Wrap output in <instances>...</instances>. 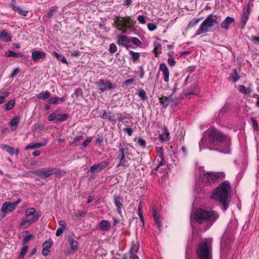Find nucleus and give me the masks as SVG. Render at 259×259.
Listing matches in <instances>:
<instances>
[{"mask_svg": "<svg viewBox=\"0 0 259 259\" xmlns=\"http://www.w3.org/2000/svg\"><path fill=\"white\" fill-rule=\"evenodd\" d=\"M238 89L240 92L246 95L249 94L252 92V90L251 89H250L249 88H246L243 85H239L238 87Z\"/></svg>", "mask_w": 259, "mask_h": 259, "instance_id": "30", "label": "nucleus"}, {"mask_svg": "<svg viewBox=\"0 0 259 259\" xmlns=\"http://www.w3.org/2000/svg\"><path fill=\"white\" fill-rule=\"evenodd\" d=\"M100 226L103 231H108L111 228V225L109 222L106 220H102L100 222Z\"/></svg>", "mask_w": 259, "mask_h": 259, "instance_id": "26", "label": "nucleus"}, {"mask_svg": "<svg viewBox=\"0 0 259 259\" xmlns=\"http://www.w3.org/2000/svg\"><path fill=\"white\" fill-rule=\"evenodd\" d=\"M160 102L163 107H167L171 102L173 101L172 95H170L168 97L162 96L159 98Z\"/></svg>", "mask_w": 259, "mask_h": 259, "instance_id": "20", "label": "nucleus"}, {"mask_svg": "<svg viewBox=\"0 0 259 259\" xmlns=\"http://www.w3.org/2000/svg\"><path fill=\"white\" fill-rule=\"evenodd\" d=\"M208 141L214 145H222V152L224 153L230 152V139L214 127H210L207 131Z\"/></svg>", "mask_w": 259, "mask_h": 259, "instance_id": "2", "label": "nucleus"}, {"mask_svg": "<svg viewBox=\"0 0 259 259\" xmlns=\"http://www.w3.org/2000/svg\"><path fill=\"white\" fill-rule=\"evenodd\" d=\"M159 70L162 71L163 73L164 80L165 82H168L169 81V72L165 63H162L160 64Z\"/></svg>", "mask_w": 259, "mask_h": 259, "instance_id": "15", "label": "nucleus"}, {"mask_svg": "<svg viewBox=\"0 0 259 259\" xmlns=\"http://www.w3.org/2000/svg\"><path fill=\"white\" fill-rule=\"evenodd\" d=\"M239 78L240 76L239 74L237 73L236 69H234L230 74V76L229 77V79L233 82H236L238 81L239 79Z\"/></svg>", "mask_w": 259, "mask_h": 259, "instance_id": "28", "label": "nucleus"}, {"mask_svg": "<svg viewBox=\"0 0 259 259\" xmlns=\"http://www.w3.org/2000/svg\"><path fill=\"white\" fill-rule=\"evenodd\" d=\"M109 165V162L103 161L99 163L94 164L90 168V171L92 173L100 172Z\"/></svg>", "mask_w": 259, "mask_h": 259, "instance_id": "12", "label": "nucleus"}, {"mask_svg": "<svg viewBox=\"0 0 259 259\" xmlns=\"http://www.w3.org/2000/svg\"><path fill=\"white\" fill-rule=\"evenodd\" d=\"M250 8L249 6H247V10L246 11L244 10L243 13L241 15L240 22L241 25V28H244L245 26V25L248 20L249 16L250 14Z\"/></svg>", "mask_w": 259, "mask_h": 259, "instance_id": "13", "label": "nucleus"}, {"mask_svg": "<svg viewBox=\"0 0 259 259\" xmlns=\"http://www.w3.org/2000/svg\"><path fill=\"white\" fill-rule=\"evenodd\" d=\"M119 154L118 158L119 159V162L117 164V167H119L120 166L125 167V154L128 151V148L127 146L123 147L121 146V144H120L119 146Z\"/></svg>", "mask_w": 259, "mask_h": 259, "instance_id": "10", "label": "nucleus"}, {"mask_svg": "<svg viewBox=\"0 0 259 259\" xmlns=\"http://www.w3.org/2000/svg\"><path fill=\"white\" fill-rule=\"evenodd\" d=\"M53 245V241L51 239L46 240L42 245V253L43 255L46 256L48 255L51 250L50 248Z\"/></svg>", "mask_w": 259, "mask_h": 259, "instance_id": "14", "label": "nucleus"}, {"mask_svg": "<svg viewBox=\"0 0 259 259\" xmlns=\"http://www.w3.org/2000/svg\"><path fill=\"white\" fill-rule=\"evenodd\" d=\"M57 115L55 113H52L48 116V120L49 121H53L57 118Z\"/></svg>", "mask_w": 259, "mask_h": 259, "instance_id": "59", "label": "nucleus"}, {"mask_svg": "<svg viewBox=\"0 0 259 259\" xmlns=\"http://www.w3.org/2000/svg\"><path fill=\"white\" fill-rule=\"evenodd\" d=\"M114 201L116 206L117 207V210L119 213H121V207L122 206L123 199L119 196H114Z\"/></svg>", "mask_w": 259, "mask_h": 259, "instance_id": "19", "label": "nucleus"}, {"mask_svg": "<svg viewBox=\"0 0 259 259\" xmlns=\"http://www.w3.org/2000/svg\"><path fill=\"white\" fill-rule=\"evenodd\" d=\"M219 218L218 212L205 208L197 209L193 214L194 220L207 228H210Z\"/></svg>", "mask_w": 259, "mask_h": 259, "instance_id": "1", "label": "nucleus"}, {"mask_svg": "<svg viewBox=\"0 0 259 259\" xmlns=\"http://www.w3.org/2000/svg\"><path fill=\"white\" fill-rule=\"evenodd\" d=\"M138 95L143 100H146L147 99L146 92L143 90H141L139 91Z\"/></svg>", "mask_w": 259, "mask_h": 259, "instance_id": "44", "label": "nucleus"}, {"mask_svg": "<svg viewBox=\"0 0 259 259\" xmlns=\"http://www.w3.org/2000/svg\"><path fill=\"white\" fill-rule=\"evenodd\" d=\"M13 10L15 11H16L17 12H18L20 14L24 16H26L27 14V11H23L22 10V9H21L20 8H19V7L18 6H16L14 5H11Z\"/></svg>", "mask_w": 259, "mask_h": 259, "instance_id": "34", "label": "nucleus"}, {"mask_svg": "<svg viewBox=\"0 0 259 259\" xmlns=\"http://www.w3.org/2000/svg\"><path fill=\"white\" fill-rule=\"evenodd\" d=\"M135 23L131 17H122L118 16L116 17L114 20L115 26L119 30H121L122 28H131L134 25Z\"/></svg>", "mask_w": 259, "mask_h": 259, "instance_id": "7", "label": "nucleus"}, {"mask_svg": "<svg viewBox=\"0 0 259 259\" xmlns=\"http://www.w3.org/2000/svg\"><path fill=\"white\" fill-rule=\"evenodd\" d=\"M152 211L155 223L158 228L160 229L162 227V224L160 220V215L154 207L152 208Z\"/></svg>", "mask_w": 259, "mask_h": 259, "instance_id": "17", "label": "nucleus"}, {"mask_svg": "<svg viewBox=\"0 0 259 259\" xmlns=\"http://www.w3.org/2000/svg\"><path fill=\"white\" fill-rule=\"evenodd\" d=\"M46 57V54L44 52L34 51L32 53L31 58L33 61H37L38 59H44Z\"/></svg>", "mask_w": 259, "mask_h": 259, "instance_id": "18", "label": "nucleus"}, {"mask_svg": "<svg viewBox=\"0 0 259 259\" xmlns=\"http://www.w3.org/2000/svg\"><path fill=\"white\" fill-rule=\"evenodd\" d=\"M20 201V199H19L14 202H6L3 203L1 208V210L3 213V218L5 217L7 212H11L13 211Z\"/></svg>", "mask_w": 259, "mask_h": 259, "instance_id": "9", "label": "nucleus"}, {"mask_svg": "<svg viewBox=\"0 0 259 259\" xmlns=\"http://www.w3.org/2000/svg\"><path fill=\"white\" fill-rule=\"evenodd\" d=\"M35 208H29L28 209H27L25 211V216L26 217H28L30 215H34V214H35Z\"/></svg>", "mask_w": 259, "mask_h": 259, "instance_id": "41", "label": "nucleus"}, {"mask_svg": "<svg viewBox=\"0 0 259 259\" xmlns=\"http://www.w3.org/2000/svg\"><path fill=\"white\" fill-rule=\"evenodd\" d=\"M156 25L154 23H150L148 24V29L149 31H154L156 29Z\"/></svg>", "mask_w": 259, "mask_h": 259, "instance_id": "56", "label": "nucleus"}, {"mask_svg": "<svg viewBox=\"0 0 259 259\" xmlns=\"http://www.w3.org/2000/svg\"><path fill=\"white\" fill-rule=\"evenodd\" d=\"M161 46L159 44H157L154 48V52L156 54V56L159 54L161 53Z\"/></svg>", "mask_w": 259, "mask_h": 259, "instance_id": "52", "label": "nucleus"}, {"mask_svg": "<svg viewBox=\"0 0 259 259\" xmlns=\"http://www.w3.org/2000/svg\"><path fill=\"white\" fill-rule=\"evenodd\" d=\"M138 20L141 24H145L146 23L145 17L143 15H140L138 17Z\"/></svg>", "mask_w": 259, "mask_h": 259, "instance_id": "60", "label": "nucleus"}, {"mask_svg": "<svg viewBox=\"0 0 259 259\" xmlns=\"http://www.w3.org/2000/svg\"><path fill=\"white\" fill-rule=\"evenodd\" d=\"M107 119L109 120L113 124L116 123V118L115 115L112 114L111 112H108Z\"/></svg>", "mask_w": 259, "mask_h": 259, "instance_id": "43", "label": "nucleus"}, {"mask_svg": "<svg viewBox=\"0 0 259 259\" xmlns=\"http://www.w3.org/2000/svg\"><path fill=\"white\" fill-rule=\"evenodd\" d=\"M86 211L78 210L75 213V216L77 219L83 217L86 214Z\"/></svg>", "mask_w": 259, "mask_h": 259, "instance_id": "48", "label": "nucleus"}, {"mask_svg": "<svg viewBox=\"0 0 259 259\" xmlns=\"http://www.w3.org/2000/svg\"><path fill=\"white\" fill-rule=\"evenodd\" d=\"M226 176L224 172H207L202 174L201 176L202 182L206 183H213L217 180L225 179Z\"/></svg>", "mask_w": 259, "mask_h": 259, "instance_id": "6", "label": "nucleus"}, {"mask_svg": "<svg viewBox=\"0 0 259 259\" xmlns=\"http://www.w3.org/2000/svg\"><path fill=\"white\" fill-rule=\"evenodd\" d=\"M92 139L91 137H88L83 142L82 145L84 147H86L88 144L91 142Z\"/></svg>", "mask_w": 259, "mask_h": 259, "instance_id": "63", "label": "nucleus"}, {"mask_svg": "<svg viewBox=\"0 0 259 259\" xmlns=\"http://www.w3.org/2000/svg\"><path fill=\"white\" fill-rule=\"evenodd\" d=\"M6 56L8 57H22L23 55L21 53H18L9 50L6 53Z\"/></svg>", "mask_w": 259, "mask_h": 259, "instance_id": "32", "label": "nucleus"}, {"mask_svg": "<svg viewBox=\"0 0 259 259\" xmlns=\"http://www.w3.org/2000/svg\"><path fill=\"white\" fill-rule=\"evenodd\" d=\"M59 99L57 97H52L50 99L49 103L51 104H56L58 103Z\"/></svg>", "mask_w": 259, "mask_h": 259, "instance_id": "58", "label": "nucleus"}, {"mask_svg": "<svg viewBox=\"0 0 259 259\" xmlns=\"http://www.w3.org/2000/svg\"><path fill=\"white\" fill-rule=\"evenodd\" d=\"M231 186L228 181H224L219 185L211 197L215 200L222 204L224 210L228 207L227 201L230 192Z\"/></svg>", "mask_w": 259, "mask_h": 259, "instance_id": "3", "label": "nucleus"}, {"mask_svg": "<svg viewBox=\"0 0 259 259\" xmlns=\"http://www.w3.org/2000/svg\"><path fill=\"white\" fill-rule=\"evenodd\" d=\"M41 216V212H38L35 214H34L32 218L28 220V223L30 226L31 224L38 220V218Z\"/></svg>", "mask_w": 259, "mask_h": 259, "instance_id": "37", "label": "nucleus"}, {"mask_svg": "<svg viewBox=\"0 0 259 259\" xmlns=\"http://www.w3.org/2000/svg\"><path fill=\"white\" fill-rule=\"evenodd\" d=\"M251 39L255 44L259 45V34L257 36H252Z\"/></svg>", "mask_w": 259, "mask_h": 259, "instance_id": "64", "label": "nucleus"}, {"mask_svg": "<svg viewBox=\"0 0 259 259\" xmlns=\"http://www.w3.org/2000/svg\"><path fill=\"white\" fill-rule=\"evenodd\" d=\"M169 132L166 128H164L163 133L159 135L160 141L162 142L168 141L169 140Z\"/></svg>", "mask_w": 259, "mask_h": 259, "instance_id": "23", "label": "nucleus"}, {"mask_svg": "<svg viewBox=\"0 0 259 259\" xmlns=\"http://www.w3.org/2000/svg\"><path fill=\"white\" fill-rule=\"evenodd\" d=\"M123 131L127 134L129 136H131L133 132V131L131 127H125L123 128Z\"/></svg>", "mask_w": 259, "mask_h": 259, "instance_id": "61", "label": "nucleus"}, {"mask_svg": "<svg viewBox=\"0 0 259 259\" xmlns=\"http://www.w3.org/2000/svg\"><path fill=\"white\" fill-rule=\"evenodd\" d=\"M130 42V39L126 35H122L118 37L117 44L118 45L126 47L127 45L126 43H129Z\"/></svg>", "mask_w": 259, "mask_h": 259, "instance_id": "22", "label": "nucleus"}, {"mask_svg": "<svg viewBox=\"0 0 259 259\" xmlns=\"http://www.w3.org/2000/svg\"><path fill=\"white\" fill-rule=\"evenodd\" d=\"M68 241L71 247V249L73 251H76L78 249V243L74 240L72 237H69Z\"/></svg>", "mask_w": 259, "mask_h": 259, "instance_id": "27", "label": "nucleus"}, {"mask_svg": "<svg viewBox=\"0 0 259 259\" xmlns=\"http://www.w3.org/2000/svg\"><path fill=\"white\" fill-rule=\"evenodd\" d=\"M1 147L2 149L5 150L7 152L10 153L11 155H13L15 153L16 155H18L19 153V149H17L16 150L15 149L11 146L9 145H7L6 144H3L1 145Z\"/></svg>", "mask_w": 259, "mask_h": 259, "instance_id": "16", "label": "nucleus"}, {"mask_svg": "<svg viewBox=\"0 0 259 259\" xmlns=\"http://www.w3.org/2000/svg\"><path fill=\"white\" fill-rule=\"evenodd\" d=\"M160 157L161 158V160L159 162V163H158V165L159 166H163L165 164V160L164 158V156H163V153H161L160 155Z\"/></svg>", "mask_w": 259, "mask_h": 259, "instance_id": "57", "label": "nucleus"}, {"mask_svg": "<svg viewBox=\"0 0 259 259\" xmlns=\"http://www.w3.org/2000/svg\"><path fill=\"white\" fill-rule=\"evenodd\" d=\"M20 225L24 228H28L30 226L28 223V220L25 219H22L21 220Z\"/></svg>", "mask_w": 259, "mask_h": 259, "instance_id": "45", "label": "nucleus"}, {"mask_svg": "<svg viewBox=\"0 0 259 259\" xmlns=\"http://www.w3.org/2000/svg\"><path fill=\"white\" fill-rule=\"evenodd\" d=\"M52 172H53L52 167H45L35 170L34 174L42 179H45L52 175Z\"/></svg>", "mask_w": 259, "mask_h": 259, "instance_id": "11", "label": "nucleus"}, {"mask_svg": "<svg viewBox=\"0 0 259 259\" xmlns=\"http://www.w3.org/2000/svg\"><path fill=\"white\" fill-rule=\"evenodd\" d=\"M57 9L56 7L52 8L47 14L48 17L49 18H51L53 15L54 13L57 11Z\"/></svg>", "mask_w": 259, "mask_h": 259, "instance_id": "53", "label": "nucleus"}, {"mask_svg": "<svg viewBox=\"0 0 259 259\" xmlns=\"http://www.w3.org/2000/svg\"><path fill=\"white\" fill-rule=\"evenodd\" d=\"M96 85L99 87V90L102 92H104L106 90H111L116 88L115 84L112 83L109 80L100 79L96 83Z\"/></svg>", "mask_w": 259, "mask_h": 259, "instance_id": "8", "label": "nucleus"}, {"mask_svg": "<svg viewBox=\"0 0 259 259\" xmlns=\"http://www.w3.org/2000/svg\"><path fill=\"white\" fill-rule=\"evenodd\" d=\"M51 94L48 91L42 92L39 94L37 95V98L43 100H45L50 98Z\"/></svg>", "mask_w": 259, "mask_h": 259, "instance_id": "29", "label": "nucleus"}, {"mask_svg": "<svg viewBox=\"0 0 259 259\" xmlns=\"http://www.w3.org/2000/svg\"><path fill=\"white\" fill-rule=\"evenodd\" d=\"M202 20L201 18H194L189 23L188 25V28H191L194 27L196 24H197L201 20Z\"/></svg>", "mask_w": 259, "mask_h": 259, "instance_id": "31", "label": "nucleus"}, {"mask_svg": "<svg viewBox=\"0 0 259 259\" xmlns=\"http://www.w3.org/2000/svg\"><path fill=\"white\" fill-rule=\"evenodd\" d=\"M15 105V100L12 99L10 100L6 105V109L7 110H10L12 109Z\"/></svg>", "mask_w": 259, "mask_h": 259, "instance_id": "38", "label": "nucleus"}, {"mask_svg": "<svg viewBox=\"0 0 259 259\" xmlns=\"http://www.w3.org/2000/svg\"><path fill=\"white\" fill-rule=\"evenodd\" d=\"M69 118L68 114L66 113L62 114H58L57 115V122H63Z\"/></svg>", "mask_w": 259, "mask_h": 259, "instance_id": "35", "label": "nucleus"}, {"mask_svg": "<svg viewBox=\"0 0 259 259\" xmlns=\"http://www.w3.org/2000/svg\"><path fill=\"white\" fill-rule=\"evenodd\" d=\"M131 41L136 46H139L142 44V42L137 37H132Z\"/></svg>", "mask_w": 259, "mask_h": 259, "instance_id": "50", "label": "nucleus"}, {"mask_svg": "<svg viewBox=\"0 0 259 259\" xmlns=\"http://www.w3.org/2000/svg\"><path fill=\"white\" fill-rule=\"evenodd\" d=\"M9 95V93L7 92H5L3 93V95L0 96V104L4 103L6 100V98Z\"/></svg>", "mask_w": 259, "mask_h": 259, "instance_id": "49", "label": "nucleus"}, {"mask_svg": "<svg viewBox=\"0 0 259 259\" xmlns=\"http://www.w3.org/2000/svg\"><path fill=\"white\" fill-rule=\"evenodd\" d=\"M235 21L234 19L231 17H227L221 23V27L225 29H228L231 23Z\"/></svg>", "mask_w": 259, "mask_h": 259, "instance_id": "21", "label": "nucleus"}, {"mask_svg": "<svg viewBox=\"0 0 259 259\" xmlns=\"http://www.w3.org/2000/svg\"><path fill=\"white\" fill-rule=\"evenodd\" d=\"M138 144L140 147L142 148H145L146 145V141L141 138H139L138 140Z\"/></svg>", "mask_w": 259, "mask_h": 259, "instance_id": "51", "label": "nucleus"}, {"mask_svg": "<svg viewBox=\"0 0 259 259\" xmlns=\"http://www.w3.org/2000/svg\"><path fill=\"white\" fill-rule=\"evenodd\" d=\"M218 19V17L217 15H208L200 24L195 35L213 31L219 26V22Z\"/></svg>", "mask_w": 259, "mask_h": 259, "instance_id": "4", "label": "nucleus"}, {"mask_svg": "<svg viewBox=\"0 0 259 259\" xmlns=\"http://www.w3.org/2000/svg\"><path fill=\"white\" fill-rule=\"evenodd\" d=\"M27 249H28V246L27 245H25L23 247V248H22V249L20 251V254L19 256V259H23L24 258L25 254L27 251Z\"/></svg>", "mask_w": 259, "mask_h": 259, "instance_id": "40", "label": "nucleus"}, {"mask_svg": "<svg viewBox=\"0 0 259 259\" xmlns=\"http://www.w3.org/2000/svg\"><path fill=\"white\" fill-rule=\"evenodd\" d=\"M138 215L141 219V220L143 222H144V217L142 214V212L141 211V204L139 203L138 205Z\"/></svg>", "mask_w": 259, "mask_h": 259, "instance_id": "54", "label": "nucleus"}, {"mask_svg": "<svg viewBox=\"0 0 259 259\" xmlns=\"http://www.w3.org/2000/svg\"><path fill=\"white\" fill-rule=\"evenodd\" d=\"M53 54H54V55L55 56V57L58 60L61 61L62 62H63L64 63L68 64V62H67L66 58L64 56H62L61 54H59V53H58L57 52H54L53 53Z\"/></svg>", "mask_w": 259, "mask_h": 259, "instance_id": "36", "label": "nucleus"}, {"mask_svg": "<svg viewBox=\"0 0 259 259\" xmlns=\"http://www.w3.org/2000/svg\"><path fill=\"white\" fill-rule=\"evenodd\" d=\"M251 120L252 123L253 128L256 131H258V123L254 117H251Z\"/></svg>", "mask_w": 259, "mask_h": 259, "instance_id": "47", "label": "nucleus"}, {"mask_svg": "<svg viewBox=\"0 0 259 259\" xmlns=\"http://www.w3.org/2000/svg\"><path fill=\"white\" fill-rule=\"evenodd\" d=\"M46 144L42 143H30L29 145L25 147V150H28L29 149H33L36 148H39L44 146Z\"/></svg>", "mask_w": 259, "mask_h": 259, "instance_id": "25", "label": "nucleus"}, {"mask_svg": "<svg viewBox=\"0 0 259 259\" xmlns=\"http://www.w3.org/2000/svg\"><path fill=\"white\" fill-rule=\"evenodd\" d=\"M33 238V235L31 234L25 236L22 240V243L23 245H24L28 243L32 238Z\"/></svg>", "mask_w": 259, "mask_h": 259, "instance_id": "46", "label": "nucleus"}, {"mask_svg": "<svg viewBox=\"0 0 259 259\" xmlns=\"http://www.w3.org/2000/svg\"><path fill=\"white\" fill-rule=\"evenodd\" d=\"M19 71V68H15L13 70L12 73H11L10 77L14 78L16 75V74L18 73Z\"/></svg>", "mask_w": 259, "mask_h": 259, "instance_id": "62", "label": "nucleus"}, {"mask_svg": "<svg viewBox=\"0 0 259 259\" xmlns=\"http://www.w3.org/2000/svg\"><path fill=\"white\" fill-rule=\"evenodd\" d=\"M20 120V118L18 116H15L12 119L10 122V125L11 126H16L19 123Z\"/></svg>", "mask_w": 259, "mask_h": 259, "instance_id": "39", "label": "nucleus"}, {"mask_svg": "<svg viewBox=\"0 0 259 259\" xmlns=\"http://www.w3.org/2000/svg\"><path fill=\"white\" fill-rule=\"evenodd\" d=\"M212 239L202 241L197 248L198 259H212Z\"/></svg>", "mask_w": 259, "mask_h": 259, "instance_id": "5", "label": "nucleus"}, {"mask_svg": "<svg viewBox=\"0 0 259 259\" xmlns=\"http://www.w3.org/2000/svg\"><path fill=\"white\" fill-rule=\"evenodd\" d=\"M129 53L132 57L131 59L133 61V62H136L140 58V54L139 53L135 52L133 51H130L129 52Z\"/></svg>", "mask_w": 259, "mask_h": 259, "instance_id": "33", "label": "nucleus"}, {"mask_svg": "<svg viewBox=\"0 0 259 259\" xmlns=\"http://www.w3.org/2000/svg\"><path fill=\"white\" fill-rule=\"evenodd\" d=\"M53 170V172H52V174H54L56 177H60L62 175L65 174V172L64 171H61L56 168H52Z\"/></svg>", "mask_w": 259, "mask_h": 259, "instance_id": "42", "label": "nucleus"}, {"mask_svg": "<svg viewBox=\"0 0 259 259\" xmlns=\"http://www.w3.org/2000/svg\"><path fill=\"white\" fill-rule=\"evenodd\" d=\"M0 39L4 40L6 42H10L12 40V36L9 34L6 30L0 31Z\"/></svg>", "mask_w": 259, "mask_h": 259, "instance_id": "24", "label": "nucleus"}, {"mask_svg": "<svg viewBox=\"0 0 259 259\" xmlns=\"http://www.w3.org/2000/svg\"><path fill=\"white\" fill-rule=\"evenodd\" d=\"M117 51V47L114 44L110 45L109 51L111 53H114Z\"/></svg>", "mask_w": 259, "mask_h": 259, "instance_id": "55", "label": "nucleus"}]
</instances>
